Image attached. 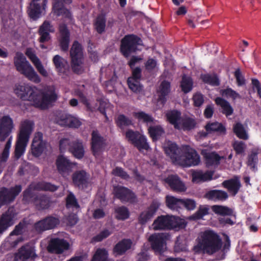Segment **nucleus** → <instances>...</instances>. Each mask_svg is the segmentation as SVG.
I'll return each mask as SVG.
<instances>
[{"instance_id":"obj_21","label":"nucleus","mask_w":261,"mask_h":261,"mask_svg":"<svg viewBox=\"0 0 261 261\" xmlns=\"http://www.w3.org/2000/svg\"><path fill=\"white\" fill-rule=\"evenodd\" d=\"M15 216V210L13 207H9L0 218V233L5 231L14 223L13 219Z\"/></svg>"},{"instance_id":"obj_31","label":"nucleus","mask_w":261,"mask_h":261,"mask_svg":"<svg viewBox=\"0 0 261 261\" xmlns=\"http://www.w3.org/2000/svg\"><path fill=\"white\" fill-rule=\"evenodd\" d=\"M170 91V83L166 80L162 81L157 90L159 96L158 101L164 105L166 101V96L169 94Z\"/></svg>"},{"instance_id":"obj_48","label":"nucleus","mask_w":261,"mask_h":261,"mask_svg":"<svg viewBox=\"0 0 261 261\" xmlns=\"http://www.w3.org/2000/svg\"><path fill=\"white\" fill-rule=\"evenodd\" d=\"M115 122L117 126L122 129L133 124L132 120L123 114L119 115L115 120Z\"/></svg>"},{"instance_id":"obj_44","label":"nucleus","mask_w":261,"mask_h":261,"mask_svg":"<svg viewBox=\"0 0 261 261\" xmlns=\"http://www.w3.org/2000/svg\"><path fill=\"white\" fill-rule=\"evenodd\" d=\"M233 130L239 138L244 140L248 139V135L246 128L240 122H237L233 125Z\"/></svg>"},{"instance_id":"obj_28","label":"nucleus","mask_w":261,"mask_h":261,"mask_svg":"<svg viewBox=\"0 0 261 261\" xmlns=\"http://www.w3.org/2000/svg\"><path fill=\"white\" fill-rule=\"evenodd\" d=\"M89 174L84 170H79L74 172L72 175V180L73 185L79 188H83L88 183Z\"/></svg>"},{"instance_id":"obj_41","label":"nucleus","mask_w":261,"mask_h":261,"mask_svg":"<svg viewBox=\"0 0 261 261\" xmlns=\"http://www.w3.org/2000/svg\"><path fill=\"white\" fill-rule=\"evenodd\" d=\"M215 101L216 105L221 107L222 109V113L225 114L226 117L232 114L233 109L229 102L226 100L221 97H217L215 99Z\"/></svg>"},{"instance_id":"obj_52","label":"nucleus","mask_w":261,"mask_h":261,"mask_svg":"<svg viewBox=\"0 0 261 261\" xmlns=\"http://www.w3.org/2000/svg\"><path fill=\"white\" fill-rule=\"evenodd\" d=\"M148 130L150 137L153 140L158 139L164 134L163 128L159 125L150 126Z\"/></svg>"},{"instance_id":"obj_1","label":"nucleus","mask_w":261,"mask_h":261,"mask_svg":"<svg viewBox=\"0 0 261 261\" xmlns=\"http://www.w3.org/2000/svg\"><path fill=\"white\" fill-rule=\"evenodd\" d=\"M15 94L22 100L33 102L37 108L46 109L49 104L56 100L57 95L53 88H48L41 92L35 86L28 84L16 85L14 89Z\"/></svg>"},{"instance_id":"obj_59","label":"nucleus","mask_w":261,"mask_h":261,"mask_svg":"<svg viewBox=\"0 0 261 261\" xmlns=\"http://www.w3.org/2000/svg\"><path fill=\"white\" fill-rule=\"evenodd\" d=\"M67 207L79 208L80 205L74 194L70 192L66 198Z\"/></svg>"},{"instance_id":"obj_61","label":"nucleus","mask_w":261,"mask_h":261,"mask_svg":"<svg viewBox=\"0 0 261 261\" xmlns=\"http://www.w3.org/2000/svg\"><path fill=\"white\" fill-rule=\"evenodd\" d=\"M258 162L257 153L252 152L248 155L247 164L251 169L255 171L256 169V165Z\"/></svg>"},{"instance_id":"obj_18","label":"nucleus","mask_w":261,"mask_h":261,"mask_svg":"<svg viewBox=\"0 0 261 261\" xmlns=\"http://www.w3.org/2000/svg\"><path fill=\"white\" fill-rule=\"evenodd\" d=\"M14 127L12 119L9 116L0 119V141L3 142L9 136Z\"/></svg>"},{"instance_id":"obj_7","label":"nucleus","mask_w":261,"mask_h":261,"mask_svg":"<svg viewBox=\"0 0 261 261\" xmlns=\"http://www.w3.org/2000/svg\"><path fill=\"white\" fill-rule=\"evenodd\" d=\"M141 41V39L136 35L125 36L121 41V53L125 58L128 57L131 53L136 51Z\"/></svg>"},{"instance_id":"obj_6","label":"nucleus","mask_w":261,"mask_h":261,"mask_svg":"<svg viewBox=\"0 0 261 261\" xmlns=\"http://www.w3.org/2000/svg\"><path fill=\"white\" fill-rule=\"evenodd\" d=\"M71 68L73 71L77 74L84 72V58L83 48L82 45L77 41H74L70 50Z\"/></svg>"},{"instance_id":"obj_34","label":"nucleus","mask_w":261,"mask_h":261,"mask_svg":"<svg viewBox=\"0 0 261 261\" xmlns=\"http://www.w3.org/2000/svg\"><path fill=\"white\" fill-rule=\"evenodd\" d=\"M213 173L211 171L203 172L202 171H194L192 173V181L196 183L211 180L212 179Z\"/></svg>"},{"instance_id":"obj_23","label":"nucleus","mask_w":261,"mask_h":261,"mask_svg":"<svg viewBox=\"0 0 261 261\" xmlns=\"http://www.w3.org/2000/svg\"><path fill=\"white\" fill-rule=\"evenodd\" d=\"M47 0H33L29 8V15L31 18L36 19L39 17L42 11L45 9Z\"/></svg>"},{"instance_id":"obj_56","label":"nucleus","mask_w":261,"mask_h":261,"mask_svg":"<svg viewBox=\"0 0 261 261\" xmlns=\"http://www.w3.org/2000/svg\"><path fill=\"white\" fill-rule=\"evenodd\" d=\"M133 145L137 147L140 151L142 150H147L149 149V146L147 142V139L145 137L142 135H140Z\"/></svg>"},{"instance_id":"obj_11","label":"nucleus","mask_w":261,"mask_h":261,"mask_svg":"<svg viewBox=\"0 0 261 261\" xmlns=\"http://www.w3.org/2000/svg\"><path fill=\"white\" fill-rule=\"evenodd\" d=\"M21 191L20 185H16L10 189L1 188L0 189V207L4 204L13 201Z\"/></svg>"},{"instance_id":"obj_13","label":"nucleus","mask_w":261,"mask_h":261,"mask_svg":"<svg viewBox=\"0 0 261 261\" xmlns=\"http://www.w3.org/2000/svg\"><path fill=\"white\" fill-rule=\"evenodd\" d=\"M46 147V142L43 140L41 132L35 133L31 145V152L35 157L40 156Z\"/></svg>"},{"instance_id":"obj_20","label":"nucleus","mask_w":261,"mask_h":261,"mask_svg":"<svg viewBox=\"0 0 261 261\" xmlns=\"http://www.w3.org/2000/svg\"><path fill=\"white\" fill-rule=\"evenodd\" d=\"M25 54L42 76L44 77H47L48 76L47 71L44 68L41 61L36 56L35 51L33 48H27Z\"/></svg>"},{"instance_id":"obj_2","label":"nucleus","mask_w":261,"mask_h":261,"mask_svg":"<svg viewBox=\"0 0 261 261\" xmlns=\"http://www.w3.org/2000/svg\"><path fill=\"white\" fill-rule=\"evenodd\" d=\"M230 242L227 238V242L222 247V241L220 236L213 230H206L200 234L198 243L194 247L195 253H199L201 251L208 255H213L219 251L222 252L221 259L225 257V252L229 249Z\"/></svg>"},{"instance_id":"obj_50","label":"nucleus","mask_w":261,"mask_h":261,"mask_svg":"<svg viewBox=\"0 0 261 261\" xmlns=\"http://www.w3.org/2000/svg\"><path fill=\"white\" fill-rule=\"evenodd\" d=\"M106 18L102 15H98L94 23L95 29L98 34H102L105 31Z\"/></svg>"},{"instance_id":"obj_51","label":"nucleus","mask_w":261,"mask_h":261,"mask_svg":"<svg viewBox=\"0 0 261 261\" xmlns=\"http://www.w3.org/2000/svg\"><path fill=\"white\" fill-rule=\"evenodd\" d=\"M35 185H31L28 189L23 192V200L25 202H32L34 203V198L37 196L35 195L34 191Z\"/></svg>"},{"instance_id":"obj_46","label":"nucleus","mask_w":261,"mask_h":261,"mask_svg":"<svg viewBox=\"0 0 261 261\" xmlns=\"http://www.w3.org/2000/svg\"><path fill=\"white\" fill-rule=\"evenodd\" d=\"M58 188V187L53 185L49 182L45 181H41L37 183L34 187V189L38 191H45L54 192L56 191Z\"/></svg>"},{"instance_id":"obj_3","label":"nucleus","mask_w":261,"mask_h":261,"mask_svg":"<svg viewBox=\"0 0 261 261\" xmlns=\"http://www.w3.org/2000/svg\"><path fill=\"white\" fill-rule=\"evenodd\" d=\"M187 225L184 219L173 215H161L153 221L152 227L154 230H178Z\"/></svg>"},{"instance_id":"obj_43","label":"nucleus","mask_w":261,"mask_h":261,"mask_svg":"<svg viewBox=\"0 0 261 261\" xmlns=\"http://www.w3.org/2000/svg\"><path fill=\"white\" fill-rule=\"evenodd\" d=\"M211 209L213 212L217 215L230 216H232L233 214V210L226 206L214 205L212 206Z\"/></svg>"},{"instance_id":"obj_10","label":"nucleus","mask_w":261,"mask_h":261,"mask_svg":"<svg viewBox=\"0 0 261 261\" xmlns=\"http://www.w3.org/2000/svg\"><path fill=\"white\" fill-rule=\"evenodd\" d=\"M170 238L168 233H154L149 238V241L151 243L152 249L156 252H164L166 247V241Z\"/></svg>"},{"instance_id":"obj_5","label":"nucleus","mask_w":261,"mask_h":261,"mask_svg":"<svg viewBox=\"0 0 261 261\" xmlns=\"http://www.w3.org/2000/svg\"><path fill=\"white\" fill-rule=\"evenodd\" d=\"M13 61L16 70L20 74L35 83L40 82L41 79L39 76L22 53L17 52Z\"/></svg>"},{"instance_id":"obj_32","label":"nucleus","mask_w":261,"mask_h":261,"mask_svg":"<svg viewBox=\"0 0 261 261\" xmlns=\"http://www.w3.org/2000/svg\"><path fill=\"white\" fill-rule=\"evenodd\" d=\"M69 151L76 158L82 159L85 152L82 141L77 139L71 141Z\"/></svg>"},{"instance_id":"obj_19","label":"nucleus","mask_w":261,"mask_h":261,"mask_svg":"<svg viewBox=\"0 0 261 261\" xmlns=\"http://www.w3.org/2000/svg\"><path fill=\"white\" fill-rule=\"evenodd\" d=\"M59 36L58 40L60 49L63 51H67L69 49L70 33L65 24L59 25Z\"/></svg>"},{"instance_id":"obj_26","label":"nucleus","mask_w":261,"mask_h":261,"mask_svg":"<svg viewBox=\"0 0 261 261\" xmlns=\"http://www.w3.org/2000/svg\"><path fill=\"white\" fill-rule=\"evenodd\" d=\"M56 164L59 172L63 176L67 175L71 172L75 165L63 155L58 157Z\"/></svg>"},{"instance_id":"obj_63","label":"nucleus","mask_w":261,"mask_h":261,"mask_svg":"<svg viewBox=\"0 0 261 261\" xmlns=\"http://www.w3.org/2000/svg\"><path fill=\"white\" fill-rule=\"evenodd\" d=\"M112 174L115 176L120 177L123 179H128L129 175L125 172L124 169L119 167H116L112 171Z\"/></svg>"},{"instance_id":"obj_38","label":"nucleus","mask_w":261,"mask_h":261,"mask_svg":"<svg viewBox=\"0 0 261 261\" xmlns=\"http://www.w3.org/2000/svg\"><path fill=\"white\" fill-rule=\"evenodd\" d=\"M34 251L33 247L28 244L25 245L19 249L18 253L19 258L22 260H25L30 257L35 258L36 255Z\"/></svg>"},{"instance_id":"obj_15","label":"nucleus","mask_w":261,"mask_h":261,"mask_svg":"<svg viewBox=\"0 0 261 261\" xmlns=\"http://www.w3.org/2000/svg\"><path fill=\"white\" fill-rule=\"evenodd\" d=\"M160 206V203L156 200H153L147 210L143 211L138 217L139 223L143 225L150 220L156 213Z\"/></svg>"},{"instance_id":"obj_57","label":"nucleus","mask_w":261,"mask_h":261,"mask_svg":"<svg viewBox=\"0 0 261 261\" xmlns=\"http://www.w3.org/2000/svg\"><path fill=\"white\" fill-rule=\"evenodd\" d=\"M91 261H108V252L105 249H97Z\"/></svg>"},{"instance_id":"obj_17","label":"nucleus","mask_w":261,"mask_h":261,"mask_svg":"<svg viewBox=\"0 0 261 261\" xmlns=\"http://www.w3.org/2000/svg\"><path fill=\"white\" fill-rule=\"evenodd\" d=\"M59 223L60 220L58 218L49 216L36 222L35 224V228L37 231L41 232L54 228L59 224Z\"/></svg>"},{"instance_id":"obj_9","label":"nucleus","mask_w":261,"mask_h":261,"mask_svg":"<svg viewBox=\"0 0 261 261\" xmlns=\"http://www.w3.org/2000/svg\"><path fill=\"white\" fill-rule=\"evenodd\" d=\"M113 194L122 203H135L138 202L136 194L131 190L122 186L114 187Z\"/></svg>"},{"instance_id":"obj_55","label":"nucleus","mask_w":261,"mask_h":261,"mask_svg":"<svg viewBox=\"0 0 261 261\" xmlns=\"http://www.w3.org/2000/svg\"><path fill=\"white\" fill-rule=\"evenodd\" d=\"M115 212L116 213V218L118 220H124L129 217L128 210L124 206L116 208Z\"/></svg>"},{"instance_id":"obj_14","label":"nucleus","mask_w":261,"mask_h":261,"mask_svg":"<svg viewBox=\"0 0 261 261\" xmlns=\"http://www.w3.org/2000/svg\"><path fill=\"white\" fill-rule=\"evenodd\" d=\"M69 243L63 239L59 238H53L49 241L47 247L49 252L60 254L64 251L69 249Z\"/></svg>"},{"instance_id":"obj_25","label":"nucleus","mask_w":261,"mask_h":261,"mask_svg":"<svg viewBox=\"0 0 261 261\" xmlns=\"http://www.w3.org/2000/svg\"><path fill=\"white\" fill-rule=\"evenodd\" d=\"M201 153L203 156L207 167L218 166L221 159H225L224 156H220L215 152L209 151L207 150H202Z\"/></svg>"},{"instance_id":"obj_12","label":"nucleus","mask_w":261,"mask_h":261,"mask_svg":"<svg viewBox=\"0 0 261 261\" xmlns=\"http://www.w3.org/2000/svg\"><path fill=\"white\" fill-rule=\"evenodd\" d=\"M55 28L50 22L48 21L45 20L40 26L38 34L40 35L39 41L41 43L40 46L42 49H46L47 47L45 46L43 43L48 42L51 38L49 33L55 32Z\"/></svg>"},{"instance_id":"obj_42","label":"nucleus","mask_w":261,"mask_h":261,"mask_svg":"<svg viewBox=\"0 0 261 261\" xmlns=\"http://www.w3.org/2000/svg\"><path fill=\"white\" fill-rule=\"evenodd\" d=\"M165 201L167 206L172 210L178 211L182 206V199L177 198L173 196H166Z\"/></svg>"},{"instance_id":"obj_36","label":"nucleus","mask_w":261,"mask_h":261,"mask_svg":"<svg viewBox=\"0 0 261 261\" xmlns=\"http://www.w3.org/2000/svg\"><path fill=\"white\" fill-rule=\"evenodd\" d=\"M51 203L50 198L44 195L37 196L34 200V204L38 210L48 209Z\"/></svg>"},{"instance_id":"obj_53","label":"nucleus","mask_w":261,"mask_h":261,"mask_svg":"<svg viewBox=\"0 0 261 261\" xmlns=\"http://www.w3.org/2000/svg\"><path fill=\"white\" fill-rule=\"evenodd\" d=\"M201 78L204 83L212 86H217L220 85L219 80L216 74H206L202 75Z\"/></svg>"},{"instance_id":"obj_30","label":"nucleus","mask_w":261,"mask_h":261,"mask_svg":"<svg viewBox=\"0 0 261 261\" xmlns=\"http://www.w3.org/2000/svg\"><path fill=\"white\" fill-rule=\"evenodd\" d=\"M165 151L173 162L178 164L182 154V147L178 148L175 144L170 143L165 148Z\"/></svg>"},{"instance_id":"obj_64","label":"nucleus","mask_w":261,"mask_h":261,"mask_svg":"<svg viewBox=\"0 0 261 261\" xmlns=\"http://www.w3.org/2000/svg\"><path fill=\"white\" fill-rule=\"evenodd\" d=\"M134 116L139 120H142L145 123L152 122L153 121V118L150 115L144 112L135 113Z\"/></svg>"},{"instance_id":"obj_54","label":"nucleus","mask_w":261,"mask_h":261,"mask_svg":"<svg viewBox=\"0 0 261 261\" xmlns=\"http://www.w3.org/2000/svg\"><path fill=\"white\" fill-rule=\"evenodd\" d=\"M182 91L185 93L189 92L192 89L193 82L192 79L184 75L182 76L180 85Z\"/></svg>"},{"instance_id":"obj_37","label":"nucleus","mask_w":261,"mask_h":261,"mask_svg":"<svg viewBox=\"0 0 261 261\" xmlns=\"http://www.w3.org/2000/svg\"><path fill=\"white\" fill-rule=\"evenodd\" d=\"M196 121L194 118L188 116L181 117L179 124V128L177 129L184 130H190L195 128Z\"/></svg>"},{"instance_id":"obj_40","label":"nucleus","mask_w":261,"mask_h":261,"mask_svg":"<svg viewBox=\"0 0 261 261\" xmlns=\"http://www.w3.org/2000/svg\"><path fill=\"white\" fill-rule=\"evenodd\" d=\"M166 117L168 121L174 125L176 129L179 128V124L181 118V113L177 110H171L166 114Z\"/></svg>"},{"instance_id":"obj_58","label":"nucleus","mask_w":261,"mask_h":261,"mask_svg":"<svg viewBox=\"0 0 261 261\" xmlns=\"http://www.w3.org/2000/svg\"><path fill=\"white\" fill-rule=\"evenodd\" d=\"M210 208L208 205H200L197 211L192 216L194 219H202L209 213Z\"/></svg>"},{"instance_id":"obj_8","label":"nucleus","mask_w":261,"mask_h":261,"mask_svg":"<svg viewBox=\"0 0 261 261\" xmlns=\"http://www.w3.org/2000/svg\"><path fill=\"white\" fill-rule=\"evenodd\" d=\"M200 157L197 152L189 146H182V154L178 164L185 167L197 165Z\"/></svg>"},{"instance_id":"obj_27","label":"nucleus","mask_w":261,"mask_h":261,"mask_svg":"<svg viewBox=\"0 0 261 261\" xmlns=\"http://www.w3.org/2000/svg\"><path fill=\"white\" fill-rule=\"evenodd\" d=\"M222 185L233 196L238 193L241 187L240 177L238 176H234L230 179L224 180L222 183Z\"/></svg>"},{"instance_id":"obj_29","label":"nucleus","mask_w":261,"mask_h":261,"mask_svg":"<svg viewBox=\"0 0 261 261\" xmlns=\"http://www.w3.org/2000/svg\"><path fill=\"white\" fill-rule=\"evenodd\" d=\"M53 62L59 75L67 74L69 67L68 62L66 60L57 55L54 57Z\"/></svg>"},{"instance_id":"obj_16","label":"nucleus","mask_w":261,"mask_h":261,"mask_svg":"<svg viewBox=\"0 0 261 261\" xmlns=\"http://www.w3.org/2000/svg\"><path fill=\"white\" fill-rule=\"evenodd\" d=\"M163 180L173 191L181 193L186 191L185 184L177 175H169Z\"/></svg>"},{"instance_id":"obj_62","label":"nucleus","mask_w":261,"mask_h":261,"mask_svg":"<svg viewBox=\"0 0 261 261\" xmlns=\"http://www.w3.org/2000/svg\"><path fill=\"white\" fill-rule=\"evenodd\" d=\"M141 134L137 131H133L132 129H129L125 133V137L126 139L133 145L135 144L137 140L139 138Z\"/></svg>"},{"instance_id":"obj_39","label":"nucleus","mask_w":261,"mask_h":261,"mask_svg":"<svg viewBox=\"0 0 261 261\" xmlns=\"http://www.w3.org/2000/svg\"><path fill=\"white\" fill-rule=\"evenodd\" d=\"M205 129L208 133H217L219 135L226 134L225 127L218 122H208L205 126Z\"/></svg>"},{"instance_id":"obj_35","label":"nucleus","mask_w":261,"mask_h":261,"mask_svg":"<svg viewBox=\"0 0 261 261\" xmlns=\"http://www.w3.org/2000/svg\"><path fill=\"white\" fill-rule=\"evenodd\" d=\"M205 198L214 201L226 200L228 196L227 193L222 190H213L206 193Z\"/></svg>"},{"instance_id":"obj_47","label":"nucleus","mask_w":261,"mask_h":261,"mask_svg":"<svg viewBox=\"0 0 261 261\" xmlns=\"http://www.w3.org/2000/svg\"><path fill=\"white\" fill-rule=\"evenodd\" d=\"M146 72L149 74H154L159 70L157 61L153 58H148L144 64Z\"/></svg>"},{"instance_id":"obj_45","label":"nucleus","mask_w":261,"mask_h":261,"mask_svg":"<svg viewBox=\"0 0 261 261\" xmlns=\"http://www.w3.org/2000/svg\"><path fill=\"white\" fill-rule=\"evenodd\" d=\"M220 93L223 97L226 98H231L233 101L237 99H241L242 98V96L239 93L228 87L225 89H221Z\"/></svg>"},{"instance_id":"obj_24","label":"nucleus","mask_w":261,"mask_h":261,"mask_svg":"<svg viewBox=\"0 0 261 261\" xmlns=\"http://www.w3.org/2000/svg\"><path fill=\"white\" fill-rule=\"evenodd\" d=\"M53 4V9L54 13L58 16H62L65 21L71 22L73 19L72 15L70 11L66 9L63 3L59 0H55Z\"/></svg>"},{"instance_id":"obj_49","label":"nucleus","mask_w":261,"mask_h":261,"mask_svg":"<svg viewBox=\"0 0 261 261\" xmlns=\"http://www.w3.org/2000/svg\"><path fill=\"white\" fill-rule=\"evenodd\" d=\"M127 83L129 88L133 92L140 93L143 91V86L141 84L140 81L128 78Z\"/></svg>"},{"instance_id":"obj_22","label":"nucleus","mask_w":261,"mask_h":261,"mask_svg":"<svg viewBox=\"0 0 261 261\" xmlns=\"http://www.w3.org/2000/svg\"><path fill=\"white\" fill-rule=\"evenodd\" d=\"M105 144V140L97 130H93L91 134V149L94 155L96 156L102 151Z\"/></svg>"},{"instance_id":"obj_33","label":"nucleus","mask_w":261,"mask_h":261,"mask_svg":"<svg viewBox=\"0 0 261 261\" xmlns=\"http://www.w3.org/2000/svg\"><path fill=\"white\" fill-rule=\"evenodd\" d=\"M132 244L133 242L130 239H122L115 245L113 251L117 255H122L131 248Z\"/></svg>"},{"instance_id":"obj_60","label":"nucleus","mask_w":261,"mask_h":261,"mask_svg":"<svg viewBox=\"0 0 261 261\" xmlns=\"http://www.w3.org/2000/svg\"><path fill=\"white\" fill-rule=\"evenodd\" d=\"M232 146L237 154H244L246 148V145L244 142L236 141L232 143Z\"/></svg>"},{"instance_id":"obj_4","label":"nucleus","mask_w":261,"mask_h":261,"mask_svg":"<svg viewBox=\"0 0 261 261\" xmlns=\"http://www.w3.org/2000/svg\"><path fill=\"white\" fill-rule=\"evenodd\" d=\"M34 126L33 121L30 120L25 119L21 122L15 149V156L17 159L23 153Z\"/></svg>"}]
</instances>
